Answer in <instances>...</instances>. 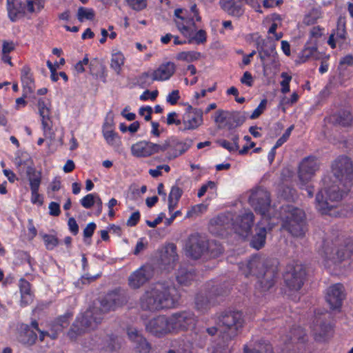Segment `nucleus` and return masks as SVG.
I'll list each match as a JSON object with an SVG mask.
<instances>
[{"mask_svg": "<svg viewBox=\"0 0 353 353\" xmlns=\"http://www.w3.org/2000/svg\"><path fill=\"white\" fill-rule=\"evenodd\" d=\"M332 172L340 181V185L344 187V190L339 185H334L321 190L316 196V208L323 214L338 216L341 214L336 210L337 203L343 197L339 190L341 189V192H347L352 186L353 164L351 159L347 157H339L332 164Z\"/></svg>", "mask_w": 353, "mask_h": 353, "instance_id": "f257e3e1", "label": "nucleus"}, {"mask_svg": "<svg viewBox=\"0 0 353 353\" xmlns=\"http://www.w3.org/2000/svg\"><path fill=\"white\" fill-rule=\"evenodd\" d=\"M123 301L119 295L108 294L101 302L100 307H93L79 316L68 332V336L74 340L83 333L94 329L103 319V313L114 310L121 305Z\"/></svg>", "mask_w": 353, "mask_h": 353, "instance_id": "f03ea898", "label": "nucleus"}, {"mask_svg": "<svg viewBox=\"0 0 353 353\" xmlns=\"http://www.w3.org/2000/svg\"><path fill=\"white\" fill-rule=\"evenodd\" d=\"M249 201L254 210L261 215V219L257 224L256 234L251 242L253 248L259 250L265 245L267 232L271 230L276 224L274 221H271L270 216V211L272 210L270 194L266 190H257L252 193Z\"/></svg>", "mask_w": 353, "mask_h": 353, "instance_id": "7ed1b4c3", "label": "nucleus"}, {"mask_svg": "<svg viewBox=\"0 0 353 353\" xmlns=\"http://www.w3.org/2000/svg\"><path fill=\"white\" fill-rule=\"evenodd\" d=\"M179 294L172 285L156 283L150 285L140 298V306L145 310L170 308L178 301Z\"/></svg>", "mask_w": 353, "mask_h": 353, "instance_id": "20e7f679", "label": "nucleus"}, {"mask_svg": "<svg viewBox=\"0 0 353 353\" xmlns=\"http://www.w3.org/2000/svg\"><path fill=\"white\" fill-rule=\"evenodd\" d=\"M263 259L254 256L250 260L239 264V269L245 276H256L258 278L257 288L262 292L270 290L274 283V272L265 267Z\"/></svg>", "mask_w": 353, "mask_h": 353, "instance_id": "39448f33", "label": "nucleus"}, {"mask_svg": "<svg viewBox=\"0 0 353 353\" xmlns=\"http://www.w3.org/2000/svg\"><path fill=\"white\" fill-rule=\"evenodd\" d=\"M322 263L327 268H343L353 265V243L333 247L327 245L321 252Z\"/></svg>", "mask_w": 353, "mask_h": 353, "instance_id": "423d86ee", "label": "nucleus"}, {"mask_svg": "<svg viewBox=\"0 0 353 353\" xmlns=\"http://www.w3.org/2000/svg\"><path fill=\"white\" fill-rule=\"evenodd\" d=\"M201 17L195 4L190 10L178 8L174 12V22L178 30L185 37H191L197 28L196 21H201Z\"/></svg>", "mask_w": 353, "mask_h": 353, "instance_id": "0eeeda50", "label": "nucleus"}, {"mask_svg": "<svg viewBox=\"0 0 353 353\" xmlns=\"http://www.w3.org/2000/svg\"><path fill=\"white\" fill-rule=\"evenodd\" d=\"M244 323V319L241 312H230L219 316L217 319V324L221 329V333L226 335L227 339H232L237 334Z\"/></svg>", "mask_w": 353, "mask_h": 353, "instance_id": "6e6552de", "label": "nucleus"}, {"mask_svg": "<svg viewBox=\"0 0 353 353\" xmlns=\"http://www.w3.org/2000/svg\"><path fill=\"white\" fill-rule=\"evenodd\" d=\"M283 226L293 236H302L306 231L305 214L299 208L289 207Z\"/></svg>", "mask_w": 353, "mask_h": 353, "instance_id": "1a4fd4ad", "label": "nucleus"}, {"mask_svg": "<svg viewBox=\"0 0 353 353\" xmlns=\"http://www.w3.org/2000/svg\"><path fill=\"white\" fill-rule=\"evenodd\" d=\"M176 70L175 64L172 62H166L161 64L156 70L151 72H146L139 77V82L142 85H150L153 81H163L170 79Z\"/></svg>", "mask_w": 353, "mask_h": 353, "instance_id": "9d476101", "label": "nucleus"}, {"mask_svg": "<svg viewBox=\"0 0 353 353\" xmlns=\"http://www.w3.org/2000/svg\"><path fill=\"white\" fill-rule=\"evenodd\" d=\"M169 149L170 145L168 142L157 144L150 141H140L132 145L130 151L132 155L135 157L145 158Z\"/></svg>", "mask_w": 353, "mask_h": 353, "instance_id": "9b49d317", "label": "nucleus"}, {"mask_svg": "<svg viewBox=\"0 0 353 353\" xmlns=\"http://www.w3.org/2000/svg\"><path fill=\"white\" fill-rule=\"evenodd\" d=\"M169 319L171 332L190 329L196 323V316L190 311L174 313L169 317Z\"/></svg>", "mask_w": 353, "mask_h": 353, "instance_id": "f8f14e48", "label": "nucleus"}, {"mask_svg": "<svg viewBox=\"0 0 353 353\" xmlns=\"http://www.w3.org/2000/svg\"><path fill=\"white\" fill-rule=\"evenodd\" d=\"M203 112L201 109L188 105L182 116V126L180 130L186 131L197 129L203 123Z\"/></svg>", "mask_w": 353, "mask_h": 353, "instance_id": "ddd939ff", "label": "nucleus"}, {"mask_svg": "<svg viewBox=\"0 0 353 353\" xmlns=\"http://www.w3.org/2000/svg\"><path fill=\"white\" fill-rule=\"evenodd\" d=\"M305 274V269L303 265L289 266L284 275L285 283L290 289L298 290L303 285Z\"/></svg>", "mask_w": 353, "mask_h": 353, "instance_id": "4468645a", "label": "nucleus"}, {"mask_svg": "<svg viewBox=\"0 0 353 353\" xmlns=\"http://www.w3.org/2000/svg\"><path fill=\"white\" fill-rule=\"evenodd\" d=\"M154 275V268L152 265L146 264L133 272L128 277V283L130 288L138 289Z\"/></svg>", "mask_w": 353, "mask_h": 353, "instance_id": "2eb2a0df", "label": "nucleus"}, {"mask_svg": "<svg viewBox=\"0 0 353 353\" xmlns=\"http://www.w3.org/2000/svg\"><path fill=\"white\" fill-rule=\"evenodd\" d=\"M344 287L340 283H336L329 287L327 290L325 301L331 310H338L345 299Z\"/></svg>", "mask_w": 353, "mask_h": 353, "instance_id": "dca6fc26", "label": "nucleus"}, {"mask_svg": "<svg viewBox=\"0 0 353 353\" xmlns=\"http://www.w3.org/2000/svg\"><path fill=\"white\" fill-rule=\"evenodd\" d=\"M38 108L40 117H41L44 136L50 140L54 139V132L52 130V122L50 119V110L48 103L43 99H39L38 101Z\"/></svg>", "mask_w": 353, "mask_h": 353, "instance_id": "f3484780", "label": "nucleus"}, {"mask_svg": "<svg viewBox=\"0 0 353 353\" xmlns=\"http://www.w3.org/2000/svg\"><path fill=\"white\" fill-rule=\"evenodd\" d=\"M146 330L157 336H161L171 332L169 317L159 316L151 319L146 325Z\"/></svg>", "mask_w": 353, "mask_h": 353, "instance_id": "a211bd4d", "label": "nucleus"}, {"mask_svg": "<svg viewBox=\"0 0 353 353\" xmlns=\"http://www.w3.org/2000/svg\"><path fill=\"white\" fill-rule=\"evenodd\" d=\"M208 242L199 235H192L186 245L187 254L193 259H199L207 250Z\"/></svg>", "mask_w": 353, "mask_h": 353, "instance_id": "6ab92c4d", "label": "nucleus"}, {"mask_svg": "<svg viewBox=\"0 0 353 353\" xmlns=\"http://www.w3.org/2000/svg\"><path fill=\"white\" fill-rule=\"evenodd\" d=\"M319 169V163L314 157H308L303 159L299 165V177L303 183L309 181Z\"/></svg>", "mask_w": 353, "mask_h": 353, "instance_id": "aec40b11", "label": "nucleus"}, {"mask_svg": "<svg viewBox=\"0 0 353 353\" xmlns=\"http://www.w3.org/2000/svg\"><path fill=\"white\" fill-rule=\"evenodd\" d=\"M127 334L130 341L134 344V347L137 352L149 353L150 352L151 345L141 332L136 328L130 327L127 330Z\"/></svg>", "mask_w": 353, "mask_h": 353, "instance_id": "412c9836", "label": "nucleus"}, {"mask_svg": "<svg viewBox=\"0 0 353 353\" xmlns=\"http://www.w3.org/2000/svg\"><path fill=\"white\" fill-rule=\"evenodd\" d=\"M253 221L254 215L252 212H246L239 216L234 223L235 232L243 237H247L251 232Z\"/></svg>", "mask_w": 353, "mask_h": 353, "instance_id": "4be33fe9", "label": "nucleus"}, {"mask_svg": "<svg viewBox=\"0 0 353 353\" xmlns=\"http://www.w3.org/2000/svg\"><path fill=\"white\" fill-rule=\"evenodd\" d=\"M178 261L176 247L172 243L165 245L161 251V263L163 268L170 271L173 269Z\"/></svg>", "mask_w": 353, "mask_h": 353, "instance_id": "5701e85b", "label": "nucleus"}, {"mask_svg": "<svg viewBox=\"0 0 353 353\" xmlns=\"http://www.w3.org/2000/svg\"><path fill=\"white\" fill-rule=\"evenodd\" d=\"M221 8L228 15L240 18L245 12L243 0H219Z\"/></svg>", "mask_w": 353, "mask_h": 353, "instance_id": "b1692460", "label": "nucleus"}, {"mask_svg": "<svg viewBox=\"0 0 353 353\" xmlns=\"http://www.w3.org/2000/svg\"><path fill=\"white\" fill-rule=\"evenodd\" d=\"M8 16L12 21H16L27 12L25 4L19 0H7Z\"/></svg>", "mask_w": 353, "mask_h": 353, "instance_id": "393cba45", "label": "nucleus"}, {"mask_svg": "<svg viewBox=\"0 0 353 353\" xmlns=\"http://www.w3.org/2000/svg\"><path fill=\"white\" fill-rule=\"evenodd\" d=\"M276 43L272 36H267L265 39H261L257 43L258 50H262L265 54H276Z\"/></svg>", "mask_w": 353, "mask_h": 353, "instance_id": "a878e982", "label": "nucleus"}, {"mask_svg": "<svg viewBox=\"0 0 353 353\" xmlns=\"http://www.w3.org/2000/svg\"><path fill=\"white\" fill-rule=\"evenodd\" d=\"M125 63V57L119 50H113L111 54L110 68L114 71L117 74H120L122 67Z\"/></svg>", "mask_w": 353, "mask_h": 353, "instance_id": "bb28decb", "label": "nucleus"}, {"mask_svg": "<svg viewBox=\"0 0 353 353\" xmlns=\"http://www.w3.org/2000/svg\"><path fill=\"white\" fill-rule=\"evenodd\" d=\"M26 174L29 181L30 189L39 188L41 174L37 172L31 165H28L26 168Z\"/></svg>", "mask_w": 353, "mask_h": 353, "instance_id": "cd10ccee", "label": "nucleus"}, {"mask_svg": "<svg viewBox=\"0 0 353 353\" xmlns=\"http://www.w3.org/2000/svg\"><path fill=\"white\" fill-rule=\"evenodd\" d=\"M195 279L194 272L192 270H187L185 268H181L177 272L176 279L178 282L184 285H190Z\"/></svg>", "mask_w": 353, "mask_h": 353, "instance_id": "c85d7f7f", "label": "nucleus"}, {"mask_svg": "<svg viewBox=\"0 0 353 353\" xmlns=\"http://www.w3.org/2000/svg\"><path fill=\"white\" fill-rule=\"evenodd\" d=\"M183 194L182 190L178 186H172L168 196V210L172 212L176 207Z\"/></svg>", "mask_w": 353, "mask_h": 353, "instance_id": "c756f323", "label": "nucleus"}, {"mask_svg": "<svg viewBox=\"0 0 353 353\" xmlns=\"http://www.w3.org/2000/svg\"><path fill=\"white\" fill-rule=\"evenodd\" d=\"M212 305L211 299L207 294H199L196 296L195 306L197 310L204 312L207 311Z\"/></svg>", "mask_w": 353, "mask_h": 353, "instance_id": "7c9ffc66", "label": "nucleus"}, {"mask_svg": "<svg viewBox=\"0 0 353 353\" xmlns=\"http://www.w3.org/2000/svg\"><path fill=\"white\" fill-rule=\"evenodd\" d=\"M330 120L333 123L345 126L350 123L352 117L350 113L348 111H342L332 115L330 117Z\"/></svg>", "mask_w": 353, "mask_h": 353, "instance_id": "2f4dec72", "label": "nucleus"}, {"mask_svg": "<svg viewBox=\"0 0 353 353\" xmlns=\"http://www.w3.org/2000/svg\"><path fill=\"white\" fill-rule=\"evenodd\" d=\"M25 8L28 13L40 12L44 7L45 0H26Z\"/></svg>", "mask_w": 353, "mask_h": 353, "instance_id": "473e14b6", "label": "nucleus"}, {"mask_svg": "<svg viewBox=\"0 0 353 353\" xmlns=\"http://www.w3.org/2000/svg\"><path fill=\"white\" fill-rule=\"evenodd\" d=\"M245 117L239 112H229L228 128L232 129L242 125Z\"/></svg>", "mask_w": 353, "mask_h": 353, "instance_id": "72a5a7b5", "label": "nucleus"}, {"mask_svg": "<svg viewBox=\"0 0 353 353\" xmlns=\"http://www.w3.org/2000/svg\"><path fill=\"white\" fill-rule=\"evenodd\" d=\"M201 53L196 51L181 52L176 54V59L186 62H192L199 59Z\"/></svg>", "mask_w": 353, "mask_h": 353, "instance_id": "f704fd0d", "label": "nucleus"}, {"mask_svg": "<svg viewBox=\"0 0 353 353\" xmlns=\"http://www.w3.org/2000/svg\"><path fill=\"white\" fill-rule=\"evenodd\" d=\"M229 112L219 110L215 112L214 122L219 128L228 127Z\"/></svg>", "mask_w": 353, "mask_h": 353, "instance_id": "c9c22d12", "label": "nucleus"}, {"mask_svg": "<svg viewBox=\"0 0 353 353\" xmlns=\"http://www.w3.org/2000/svg\"><path fill=\"white\" fill-rule=\"evenodd\" d=\"M190 148V145L185 143H179L176 145L174 150H169L167 157L173 159L183 154Z\"/></svg>", "mask_w": 353, "mask_h": 353, "instance_id": "e433bc0d", "label": "nucleus"}, {"mask_svg": "<svg viewBox=\"0 0 353 353\" xmlns=\"http://www.w3.org/2000/svg\"><path fill=\"white\" fill-rule=\"evenodd\" d=\"M103 134L108 144L112 146H117L119 145V137L112 130L106 129V128L104 127Z\"/></svg>", "mask_w": 353, "mask_h": 353, "instance_id": "4c0bfd02", "label": "nucleus"}, {"mask_svg": "<svg viewBox=\"0 0 353 353\" xmlns=\"http://www.w3.org/2000/svg\"><path fill=\"white\" fill-rule=\"evenodd\" d=\"M94 17V12L92 9L80 7L77 11V19L81 22L84 20H92Z\"/></svg>", "mask_w": 353, "mask_h": 353, "instance_id": "58836bf2", "label": "nucleus"}, {"mask_svg": "<svg viewBox=\"0 0 353 353\" xmlns=\"http://www.w3.org/2000/svg\"><path fill=\"white\" fill-rule=\"evenodd\" d=\"M37 334L32 330H28L24 334L20 335V341L24 344L32 345L37 340Z\"/></svg>", "mask_w": 353, "mask_h": 353, "instance_id": "ea45409f", "label": "nucleus"}, {"mask_svg": "<svg viewBox=\"0 0 353 353\" xmlns=\"http://www.w3.org/2000/svg\"><path fill=\"white\" fill-rule=\"evenodd\" d=\"M207 250L212 257L219 256L223 250L222 246L215 241L208 242Z\"/></svg>", "mask_w": 353, "mask_h": 353, "instance_id": "a19ab883", "label": "nucleus"}, {"mask_svg": "<svg viewBox=\"0 0 353 353\" xmlns=\"http://www.w3.org/2000/svg\"><path fill=\"white\" fill-rule=\"evenodd\" d=\"M128 6L135 11H141L147 7V0H125Z\"/></svg>", "mask_w": 353, "mask_h": 353, "instance_id": "79ce46f5", "label": "nucleus"}, {"mask_svg": "<svg viewBox=\"0 0 353 353\" xmlns=\"http://www.w3.org/2000/svg\"><path fill=\"white\" fill-rule=\"evenodd\" d=\"M315 53V47H306L299 54V62L304 63Z\"/></svg>", "mask_w": 353, "mask_h": 353, "instance_id": "37998d69", "label": "nucleus"}, {"mask_svg": "<svg viewBox=\"0 0 353 353\" xmlns=\"http://www.w3.org/2000/svg\"><path fill=\"white\" fill-rule=\"evenodd\" d=\"M42 238L48 250H52L58 244V239L53 235L42 234Z\"/></svg>", "mask_w": 353, "mask_h": 353, "instance_id": "c03bdc74", "label": "nucleus"}, {"mask_svg": "<svg viewBox=\"0 0 353 353\" xmlns=\"http://www.w3.org/2000/svg\"><path fill=\"white\" fill-rule=\"evenodd\" d=\"M283 80L281 82V92L284 94L290 92V83L292 80V76L286 72H282L281 74Z\"/></svg>", "mask_w": 353, "mask_h": 353, "instance_id": "a18cd8bd", "label": "nucleus"}, {"mask_svg": "<svg viewBox=\"0 0 353 353\" xmlns=\"http://www.w3.org/2000/svg\"><path fill=\"white\" fill-rule=\"evenodd\" d=\"M97 196L92 194H87L85 196L81 199V204L85 208H90L95 203Z\"/></svg>", "mask_w": 353, "mask_h": 353, "instance_id": "49530a36", "label": "nucleus"}, {"mask_svg": "<svg viewBox=\"0 0 353 353\" xmlns=\"http://www.w3.org/2000/svg\"><path fill=\"white\" fill-rule=\"evenodd\" d=\"M335 34V37L339 39H345V21L342 19H339L337 23V28L336 30V32L334 33Z\"/></svg>", "mask_w": 353, "mask_h": 353, "instance_id": "de8ad7c7", "label": "nucleus"}, {"mask_svg": "<svg viewBox=\"0 0 353 353\" xmlns=\"http://www.w3.org/2000/svg\"><path fill=\"white\" fill-rule=\"evenodd\" d=\"M217 142L221 146L229 152L237 151L239 149V145H236V143H232L230 141L225 139L219 140Z\"/></svg>", "mask_w": 353, "mask_h": 353, "instance_id": "09e8293b", "label": "nucleus"}, {"mask_svg": "<svg viewBox=\"0 0 353 353\" xmlns=\"http://www.w3.org/2000/svg\"><path fill=\"white\" fill-rule=\"evenodd\" d=\"M69 318L70 315L65 314L58 319L57 323L54 325L56 332L61 331L65 327H66L68 325Z\"/></svg>", "mask_w": 353, "mask_h": 353, "instance_id": "8fccbe9b", "label": "nucleus"}, {"mask_svg": "<svg viewBox=\"0 0 353 353\" xmlns=\"http://www.w3.org/2000/svg\"><path fill=\"white\" fill-rule=\"evenodd\" d=\"M267 105V100L263 99L258 107L252 112V114L250 115V119H254L258 118L265 110Z\"/></svg>", "mask_w": 353, "mask_h": 353, "instance_id": "3c124183", "label": "nucleus"}, {"mask_svg": "<svg viewBox=\"0 0 353 353\" xmlns=\"http://www.w3.org/2000/svg\"><path fill=\"white\" fill-rule=\"evenodd\" d=\"M191 40L194 41L196 43H203L206 41V32L203 30L196 31L194 34L189 37Z\"/></svg>", "mask_w": 353, "mask_h": 353, "instance_id": "603ef678", "label": "nucleus"}, {"mask_svg": "<svg viewBox=\"0 0 353 353\" xmlns=\"http://www.w3.org/2000/svg\"><path fill=\"white\" fill-rule=\"evenodd\" d=\"M21 81L23 83L29 85L32 83L30 70L28 67L24 66L21 70Z\"/></svg>", "mask_w": 353, "mask_h": 353, "instance_id": "864d4df0", "label": "nucleus"}, {"mask_svg": "<svg viewBox=\"0 0 353 353\" xmlns=\"http://www.w3.org/2000/svg\"><path fill=\"white\" fill-rule=\"evenodd\" d=\"M304 331L300 327H296L293 328L291 331V335L290 340L293 341H299L303 339L304 336Z\"/></svg>", "mask_w": 353, "mask_h": 353, "instance_id": "5fc2aeb1", "label": "nucleus"}, {"mask_svg": "<svg viewBox=\"0 0 353 353\" xmlns=\"http://www.w3.org/2000/svg\"><path fill=\"white\" fill-rule=\"evenodd\" d=\"M294 128V125H292L286 130V131L283 134V136L277 140V141L275 144V148L280 147L288 139Z\"/></svg>", "mask_w": 353, "mask_h": 353, "instance_id": "6e6d98bb", "label": "nucleus"}, {"mask_svg": "<svg viewBox=\"0 0 353 353\" xmlns=\"http://www.w3.org/2000/svg\"><path fill=\"white\" fill-rule=\"evenodd\" d=\"M179 98V91L178 90H174L168 94L166 97V101L171 105H174L177 103Z\"/></svg>", "mask_w": 353, "mask_h": 353, "instance_id": "4d7b16f0", "label": "nucleus"}, {"mask_svg": "<svg viewBox=\"0 0 353 353\" xmlns=\"http://www.w3.org/2000/svg\"><path fill=\"white\" fill-rule=\"evenodd\" d=\"M178 115L175 112H170L167 117V123L168 125L175 124L176 125H182V119L178 118Z\"/></svg>", "mask_w": 353, "mask_h": 353, "instance_id": "13d9d810", "label": "nucleus"}, {"mask_svg": "<svg viewBox=\"0 0 353 353\" xmlns=\"http://www.w3.org/2000/svg\"><path fill=\"white\" fill-rule=\"evenodd\" d=\"M31 190V201L34 204L39 205L43 204V200L41 195L39 194V188L30 189Z\"/></svg>", "mask_w": 353, "mask_h": 353, "instance_id": "bf43d9fd", "label": "nucleus"}, {"mask_svg": "<svg viewBox=\"0 0 353 353\" xmlns=\"http://www.w3.org/2000/svg\"><path fill=\"white\" fill-rule=\"evenodd\" d=\"M19 289L21 294L32 293L30 283L23 279L19 281Z\"/></svg>", "mask_w": 353, "mask_h": 353, "instance_id": "052dcab7", "label": "nucleus"}, {"mask_svg": "<svg viewBox=\"0 0 353 353\" xmlns=\"http://www.w3.org/2000/svg\"><path fill=\"white\" fill-rule=\"evenodd\" d=\"M207 206L204 204H198L192 207V210L189 211L187 214V216L190 217L192 214H198L203 212L206 210Z\"/></svg>", "mask_w": 353, "mask_h": 353, "instance_id": "680f3d73", "label": "nucleus"}, {"mask_svg": "<svg viewBox=\"0 0 353 353\" xmlns=\"http://www.w3.org/2000/svg\"><path fill=\"white\" fill-rule=\"evenodd\" d=\"M215 187V183L213 181H208L207 183L203 184L199 190L197 196L201 198L203 196L208 189H213Z\"/></svg>", "mask_w": 353, "mask_h": 353, "instance_id": "e2e57ef3", "label": "nucleus"}, {"mask_svg": "<svg viewBox=\"0 0 353 353\" xmlns=\"http://www.w3.org/2000/svg\"><path fill=\"white\" fill-rule=\"evenodd\" d=\"M158 94V91L154 90L152 92L149 91L148 90L144 91L143 94L140 96V99L142 101H146L148 99L154 100Z\"/></svg>", "mask_w": 353, "mask_h": 353, "instance_id": "0e129e2a", "label": "nucleus"}, {"mask_svg": "<svg viewBox=\"0 0 353 353\" xmlns=\"http://www.w3.org/2000/svg\"><path fill=\"white\" fill-rule=\"evenodd\" d=\"M33 301V295L32 293L21 294V305L24 307L30 305Z\"/></svg>", "mask_w": 353, "mask_h": 353, "instance_id": "69168bd1", "label": "nucleus"}, {"mask_svg": "<svg viewBox=\"0 0 353 353\" xmlns=\"http://www.w3.org/2000/svg\"><path fill=\"white\" fill-rule=\"evenodd\" d=\"M241 82L249 87L252 85L253 78L250 72H245L243 77L241 79Z\"/></svg>", "mask_w": 353, "mask_h": 353, "instance_id": "338daca9", "label": "nucleus"}, {"mask_svg": "<svg viewBox=\"0 0 353 353\" xmlns=\"http://www.w3.org/2000/svg\"><path fill=\"white\" fill-rule=\"evenodd\" d=\"M96 228V224L93 222L89 223L83 230L85 237L90 238L92 236Z\"/></svg>", "mask_w": 353, "mask_h": 353, "instance_id": "774afa93", "label": "nucleus"}]
</instances>
